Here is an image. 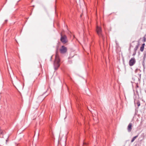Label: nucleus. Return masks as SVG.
Here are the masks:
<instances>
[{"label":"nucleus","mask_w":146,"mask_h":146,"mask_svg":"<svg viewBox=\"0 0 146 146\" xmlns=\"http://www.w3.org/2000/svg\"><path fill=\"white\" fill-rule=\"evenodd\" d=\"M60 59L59 58V56L58 54V53L57 51L56 52L55 54V59L54 62V69L55 70H57L58 68L59 67L60 64Z\"/></svg>","instance_id":"nucleus-1"},{"label":"nucleus","mask_w":146,"mask_h":146,"mask_svg":"<svg viewBox=\"0 0 146 146\" xmlns=\"http://www.w3.org/2000/svg\"><path fill=\"white\" fill-rule=\"evenodd\" d=\"M96 32L100 37L102 38V39L104 40L105 39V36L102 33V30L101 27H100L97 26Z\"/></svg>","instance_id":"nucleus-2"},{"label":"nucleus","mask_w":146,"mask_h":146,"mask_svg":"<svg viewBox=\"0 0 146 146\" xmlns=\"http://www.w3.org/2000/svg\"><path fill=\"white\" fill-rule=\"evenodd\" d=\"M61 37L60 40L64 44L68 42L67 37L66 35H63L62 33H60Z\"/></svg>","instance_id":"nucleus-3"},{"label":"nucleus","mask_w":146,"mask_h":146,"mask_svg":"<svg viewBox=\"0 0 146 146\" xmlns=\"http://www.w3.org/2000/svg\"><path fill=\"white\" fill-rule=\"evenodd\" d=\"M60 51L61 53L64 54L67 51V48L64 46H62L60 49Z\"/></svg>","instance_id":"nucleus-4"},{"label":"nucleus","mask_w":146,"mask_h":146,"mask_svg":"<svg viewBox=\"0 0 146 146\" xmlns=\"http://www.w3.org/2000/svg\"><path fill=\"white\" fill-rule=\"evenodd\" d=\"M136 62L135 58H131L129 62V65L130 66H133Z\"/></svg>","instance_id":"nucleus-5"},{"label":"nucleus","mask_w":146,"mask_h":146,"mask_svg":"<svg viewBox=\"0 0 146 146\" xmlns=\"http://www.w3.org/2000/svg\"><path fill=\"white\" fill-rule=\"evenodd\" d=\"M139 42H138L137 43V44L136 46L135 47V48H134V52L133 54V56H134L135 55V54L136 53L137 51L139 48Z\"/></svg>","instance_id":"nucleus-6"},{"label":"nucleus","mask_w":146,"mask_h":146,"mask_svg":"<svg viewBox=\"0 0 146 146\" xmlns=\"http://www.w3.org/2000/svg\"><path fill=\"white\" fill-rule=\"evenodd\" d=\"M5 133V131L0 128V137L3 138V135Z\"/></svg>","instance_id":"nucleus-7"},{"label":"nucleus","mask_w":146,"mask_h":146,"mask_svg":"<svg viewBox=\"0 0 146 146\" xmlns=\"http://www.w3.org/2000/svg\"><path fill=\"white\" fill-rule=\"evenodd\" d=\"M132 124L131 123H130L129 124L127 128V129L129 132H130L131 131L132 129Z\"/></svg>","instance_id":"nucleus-8"},{"label":"nucleus","mask_w":146,"mask_h":146,"mask_svg":"<svg viewBox=\"0 0 146 146\" xmlns=\"http://www.w3.org/2000/svg\"><path fill=\"white\" fill-rule=\"evenodd\" d=\"M143 61L142 62V64L143 65L145 64V58H146V53H144L143 54Z\"/></svg>","instance_id":"nucleus-9"},{"label":"nucleus","mask_w":146,"mask_h":146,"mask_svg":"<svg viewBox=\"0 0 146 146\" xmlns=\"http://www.w3.org/2000/svg\"><path fill=\"white\" fill-rule=\"evenodd\" d=\"M145 45V44L143 43L142 44L141 46V47L140 48V50L141 52L143 51L144 49V48Z\"/></svg>","instance_id":"nucleus-10"},{"label":"nucleus","mask_w":146,"mask_h":146,"mask_svg":"<svg viewBox=\"0 0 146 146\" xmlns=\"http://www.w3.org/2000/svg\"><path fill=\"white\" fill-rule=\"evenodd\" d=\"M138 135H139L138 134V135H137L136 136L134 137L132 139H131V142L132 143L135 140V139L138 137Z\"/></svg>","instance_id":"nucleus-11"},{"label":"nucleus","mask_w":146,"mask_h":146,"mask_svg":"<svg viewBox=\"0 0 146 146\" xmlns=\"http://www.w3.org/2000/svg\"><path fill=\"white\" fill-rule=\"evenodd\" d=\"M146 40V37H145V35L143 37V42H145Z\"/></svg>","instance_id":"nucleus-12"},{"label":"nucleus","mask_w":146,"mask_h":146,"mask_svg":"<svg viewBox=\"0 0 146 146\" xmlns=\"http://www.w3.org/2000/svg\"><path fill=\"white\" fill-rule=\"evenodd\" d=\"M141 137H142L143 139L145 137V134L144 133H143L141 134Z\"/></svg>","instance_id":"nucleus-13"},{"label":"nucleus","mask_w":146,"mask_h":146,"mask_svg":"<svg viewBox=\"0 0 146 146\" xmlns=\"http://www.w3.org/2000/svg\"><path fill=\"white\" fill-rule=\"evenodd\" d=\"M137 105L139 107L140 105V102L138 101L137 103Z\"/></svg>","instance_id":"nucleus-14"},{"label":"nucleus","mask_w":146,"mask_h":146,"mask_svg":"<svg viewBox=\"0 0 146 146\" xmlns=\"http://www.w3.org/2000/svg\"><path fill=\"white\" fill-rule=\"evenodd\" d=\"M9 137V136H8V137H7V139L6 140V144H7V142L9 141V139H8Z\"/></svg>","instance_id":"nucleus-15"},{"label":"nucleus","mask_w":146,"mask_h":146,"mask_svg":"<svg viewBox=\"0 0 146 146\" xmlns=\"http://www.w3.org/2000/svg\"><path fill=\"white\" fill-rule=\"evenodd\" d=\"M140 77L141 78V74H139Z\"/></svg>","instance_id":"nucleus-16"},{"label":"nucleus","mask_w":146,"mask_h":146,"mask_svg":"<svg viewBox=\"0 0 146 146\" xmlns=\"http://www.w3.org/2000/svg\"><path fill=\"white\" fill-rule=\"evenodd\" d=\"M7 21V20H5L6 22Z\"/></svg>","instance_id":"nucleus-17"},{"label":"nucleus","mask_w":146,"mask_h":146,"mask_svg":"<svg viewBox=\"0 0 146 146\" xmlns=\"http://www.w3.org/2000/svg\"><path fill=\"white\" fill-rule=\"evenodd\" d=\"M130 46H132V47H133V46H131V45Z\"/></svg>","instance_id":"nucleus-18"},{"label":"nucleus","mask_w":146,"mask_h":146,"mask_svg":"<svg viewBox=\"0 0 146 146\" xmlns=\"http://www.w3.org/2000/svg\"><path fill=\"white\" fill-rule=\"evenodd\" d=\"M52 58V56H51V59Z\"/></svg>","instance_id":"nucleus-19"},{"label":"nucleus","mask_w":146,"mask_h":146,"mask_svg":"<svg viewBox=\"0 0 146 146\" xmlns=\"http://www.w3.org/2000/svg\"><path fill=\"white\" fill-rule=\"evenodd\" d=\"M134 42V41H133V42Z\"/></svg>","instance_id":"nucleus-20"}]
</instances>
